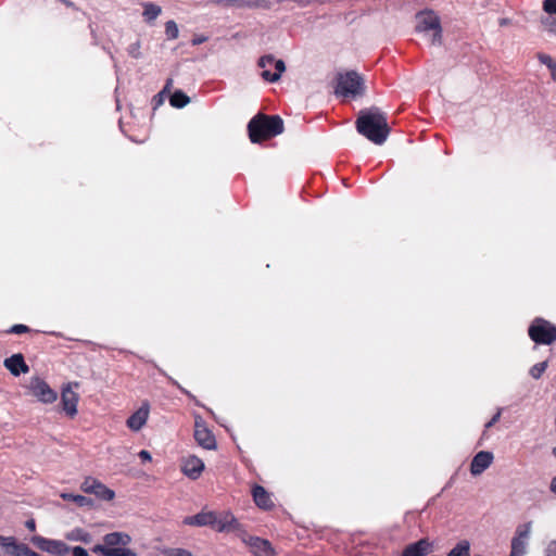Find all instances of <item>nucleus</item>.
Returning a JSON list of instances; mask_svg holds the SVG:
<instances>
[{"mask_svg":"<svg viewBox=\"0 0 556 556\" xmlns=\"http://www.w3.org/2000/svg\"><path fill=\"white\" fill-rule=\"evenodd\" d=\"M356 128L361 135L375 144H382L390 134L387 117L378 109L359 112Z\"/></svg>","mask_w":556,"mask_h":556,"instance_id":"f257e3e1","label":"nucleus"},{"mask_svg":"<svg viewBox=\"0 0 556 556\" xmlns=\"http://www.w3.org/2000/svg\"><path fill=\"white\" fill-rule=\"evenodd\" d=\"M249 136L252 142H261L282 132L283 123L279 116L257 115L249 125Z\"/></svg>","mask_w":556,"mask_h":556,"instance_id":"f03ea898","label":"nucleus"},{"mask_svg":"<svg viewBox=\"0 0 556 556\" xmlns=\"http://www.w3.org/2000/svg\"><path fill=\"white\" fill-rule=\"evenodd\" d=\"M365 92L364 78L356 72L339 73L336 77L334 93L344 98H356Z\"/></svg>","mask_w":556,"mask_h":556,"instance_id":"7ed1b4c3","label":"nucleus"},{"mask_svg":"<svg viewBox=\"0 0 556 556\" xmlns=\"http://www.w3.org/2000/svg\"><path fill=\"white\" fill-rule=\"evenodd\" d=\"M104 544L93 546L92 552L102 556H132L130 549L123 546L127 545L130 538L119 532L109 533L103 539Z\"/></svg>","mask_w":556,"mask_h":556,"instance_id":"20e7f679","label":"nucleus"},{"mask_svg":"<svg viewBox=\"0 0 556 556\" xmlns=\"http://www.w3.org/2000/svg\"><path fill=\"white\" fill-rule=\"evenodd\" d=\"M208 527L218 532H240L242 530L241 523L229 510L222 513L210 510Z\"/></svg>","mask_w":556,"mask_h":556,"instance_id":"39448f33","label":"nucleus"},{"mask_svg":"<svg viewBox=\"0 0 556 556\" xmlns=\"http://www.w3.org/2000/svg\"><path fill=\"white\" fill-rule=\"evenodd\" d=\"M529 336L540 344H551L556 340V327L549 321L536 318L529 328Z\"/></svg>","mask_w":556,"mask_h":556,"instance_id":"423d86ee","label":"nucleus"},{"mask_svg":"<svg viewBox=\"0 0 556 556\" xmlns=\"http://www.w3.org/2000/svg\"><path fill=\"white\" fill-rule=\"evenodd\" d=\"M258 66L261 67L262 78L268 83L278 81L286 71L285 62L270 54L262 56Z\"/></svg>","mask_w":556,"mask_h":556,"instance_id":"0eeeda50","label":"nucleus"},{"mask_svg":"<svg viewBox=\"0 0 556 556\" xmlns=\"http://www.w3.org/2000/svg\"><path fill=\"white\" fill-rule=\"evenodd\" d=\"M532 532V522L517 527L510 543L509 556H525L528 551L529 539Z\"/></svg>","mask_w":556,"mask_h":556,"instance_id":"6e6552de","label":"nucleus"},{"mask_svg":"<svg viewBox=\"0 0 556 556\" xmlns=\"http://www.w3.org/2000/svg\"><path fill=\"white\" fill-rule=\"evenodd\" d=\"M79 387L78 382H68L61 390V406L62 410L68 418H74L77 413V404L79 395L75 391Z\"/></svg>","mask_w":556,"mask_h":556,"instance_id":"1a4fd4ad","label":"nucleus"},{"mask_svg":"<svg viewBox=\"0 0 556 556\" xmlns=\"http://www.w3.org/2000/svg\"><path fill=\"white\" fill-rule=\"evenodd\" d=\"M27 389L29 393L43 404L54 403L58 399V394L50 386L39 377H33Z\"/></svg>","mask_w":556,"mask_h":556,"instance_id":"9d476101","label":"nucleus"},{"mask_svg":"<svg viewBox=\"0 0 556 556\" xmlns=\"http://www.w3.org/2000/svg\"><path fill=\"white\" fill-rule=\"evenodd\" d=\"M415 29L418 33L433 31L434 35H440L442 31L440 17L431 10L418 12Z\"/></svg>","mask_w":556,"mask_h":556,"instance_id":"9b49d317","label":"nucleus"},{"mask_svg":"<svg viewBox=\"0 0 556 556\" xmlns=\"http://www.w3.org/2000/svg\"><path fill=\"white\" fill-rule=\"evenodd\" d=\"M31 543L39 549L56 556H65L70 552V546L59 540H50L39 535L31 538Z\"/></svg>","mask_w":556,"mask_h":556,"instance_id":"f8f14e48","label":"nucleus"},{"mask_svg":"<svg viewBox=\"0 0 556 556\" xmlns=\"http://www.w3.org/2000/svg\"><path fill=\"white\" fill-rule=\"evenodd\" d=\"M181 472L191 480H198L205 469L204 462L195 455H188L181 459Z\"/></svg>","mask_w":556,"mask_h":556,"instance_id":"ddd939ff","label":"nucleus"},{"mask_svg":"<svg viewBox=\"0 0 556 556\" xmlns=\"http://www.w3.org/2000/svg\"><path fill=\"white\" fill-rule=\"evenodd\" d=\"M194 438L199 445L206 450H215L216 448V440L211 432V430L204 425V422L200 419H195L194 426Z\"/></svg>","mask_w":556,"mask_h":556,"instance_id":"4468645a","label":"nucleus"},{"mask_svg":"<svg viewBox=\"0 0 556 556\" xmlns=\"http://www.w3.org/2000/svg\"><path fill=\"white\" fill-rule=\"evenodd\" d=\"M149 415L150 404L148 402H143L141 406L127 418L126 425L131 431L138 432L147 424Z\"/></svg>","mask_w":556,"mask_h":556,"instance_id":"2eb2a0df","label":"nucleus"},{"mask_svg":"<svg viewBox=\"0 0 556 556\" xmlns=\"http://www.w3.org/2000/svg\"><path fill=\"white\" fill-rule=\"evenodd\" d=\"M81 490L86 493L94 494L97 497L104 501H111L115 495L114 491L110 490L101 482L90 478L83 482Z\"/></svg>","mask_w":556,"mask_h":556,"instance_id":"dca6fc26","label":"nucleus"},{"mask_svg":"<svg viewBox=\"0 0 556 556\" xmlns=\"http://www.w3.org/2000/svg\"><path fill=\"white\" fill-rule=\"evenodd\" d=\"M494 455L489 451H480L471 460L470 473L475 477L480 476L493 463Z\"/></svg>","mask_w":556,"mask_h":556,"instance_id":"f3484780","label":"nucleus"},{"mask_svg":"<svg viewBox=\"0 0 556 556\" xmlns=\"http://www.w3.org/2000/svg\"><path fill=\"white\" fill-rule=\"evenodd\" d=\"M433 549V543L429 539L425 538L415 543L408 544L404 548L402 556H427L432 553Z\"/></svg>","mask_w":556,"mask_h":556,"instance_id":"a211bd4d","label":"nucleus"},{"mask_svg":"<svg viewBox=\"0 0 556 556\" xmlns=\"http://www.w3.org/2000/svg\"><path fill=\"white\" fill-rule=\"evenodd\" d=\"M4 366L14 376H18L21 372H28L29 368L24 362L22 354H14L13 356L4 361Z\"/></svg>","mask_w":556,"mask_h":556,"instance_id":"6ab92c4d","label":"nucleus"},{"mask_svg":"<svg viewBox=\"0 0 556 556\" xmlns=\"http://www.w3.org/2000/svg\"><path fill=\"white\" fill-rule=\"evenodd\" d=\"M248 543L252 553L256 556L273 555V549L268 541L262 540L260 538H251Z\"/></svg>","mask_w":556,"mask_h":556,"instance_id":"aec40b11","label":"nucleus"},{"mask_svg":"<svg viewBox=\"0 0 556 556\" xmlns=\"http://www.w3.org/2000/svg\"><path fill=\"white\" fill-rule=\"evenodd\" d=\"M253 498L255 504L263 509H269L274 506L269 493L260 485L253 488Z\"/></svg>","mask_w":556,"mask_h":556,"instance_id":"412c9836","label":"nucleus"},{"mask_svg":"<svg viewBox=\"0 0 556 556\" xmlns=\"http://www.w3.org/2000/svg\"><path fill=\"white\" fill-rule=\"evenodd\" d=\"M210 519V510L203 509L197 515L185 517L182 519V525L191 527H208Z\"/></svg>","mask_w":556,"mask_h":556,"instance_id":"4be33fe9","label":"nucleus"},{"mask_svg":"<svg viewBox=\"0 0 556 556\" xmlns=\"http://www.w3.org/2000/svg\"><path fill=\"white\" fill-rule=\"evenodd\" d=\"M225 4L236 8H268L267 0H225Z\"/></svg>","mask_w":556,"mask_h":556,"instance_id":"5701e85b","label":"nucleus"},{"mask_svg":"<svg viewBox=\"0 0 556 556\" xmlns=\"http://www.w3.org/2000/svg\"><path fill=\"white\" fill-rule=\"evenodd\" d=\"M447 556H470V542L459 541L447 554Z\"/></svg>","mask_w":556,"mask_h":556,"instance_id":"b1692460","label":"nucleus"},{"mask_svg":"<svg viewBox=\"0 0 556 556\" xmlns=\"http://www.w3.org/2000/svg\"><path fill=\"white\" fill-rule=\"evenodd\" d=\"M161 14V7L154 3H146L143 5V17L148 23L153 22Z\"/></svg>","mask_w":556,"mask_h":556,"instance_id":"393cba45","label":"nucleus"},{"mask_svg":"<svg viewBox=\"0 0 556 556\" xmlns=\"http://www.w3.org/2000/svg\"><path fill=\"white\" fill-rule=\"evenodd\" d=\"M61 497L65 501H72L77 506H92V501L86 496L79 495V494H71V493H62Z\"/></svg>","mask_w":556,"mask_h":556,"instance_id":"a878e982","label":"nucleus"},{"mask_svg":"<svg viewBox=\"0 0 556 556\" xmlns=\"http://www.w3.org/2000/svg\"><path fill=\"white\" fill-rule=\"evenodd\" d=\"M165 98L168 99L170 105H174V92L170 91V81H167L164 89L154 98V108L161 105Z\"/></svg>","mask_w":556,"mask_h":556,"instance_id":"bb28decb","label":"nucleus"},{"mask_svg":"<svg viewBox=\"0 0 556 556\" xmlns=\"http://www.w3.org/2000/svg\"><path fill=\"white\" fill-rule=\"evenodd\" d=\"M538 59L549 70L552 79L556 81V61L545 53H539Z\"/></svg>","mask_w":556,"mask_h":556,"instance_id":"cd10ccee","label":"nucleus"},{"mask_svg":"<svg viewBox=\"0 0 556 556\" xmlns=\"http://www.w3.org/2000/svg\"><path fill=\"white\" fill-rule=\"evenodd\" d=\"M65 538L70 541H81L85 543H89L91 541L90 534L83 529H75L66 533Z\"/></svg>","mask_w":556,"mask_h":556,"instance_id":"c85d7f7f","label":"nucleus"},{"mask_svg":"<svg viewBox=\"0 0 556 556\" xmlns=\"http://www.w3.org/2000/svg\"><path fill=\"white\" fill-rule=\"evenodd\" d=\"M12 546L14 556H40L37 552L33 551L25 544L16 545L14 543Z\"/></svg>","mask_w":556,"mask_h":556,"instance_id":"c756f323","label":"nucleus"},{"mask_svg":"<svg viewBox=\"0 0 556 556\" xmlns=\"http://www.w3.org/2000/svg\"><path fill=\"white\" fill-rule=\"evenodd\" d=\"M546 368H547V362L546 361L541 362V363L533 365L530 368L529 374L533 379H540L542 377V375L544 374V371L546 370Z\"/></svg>","mask_w":556,"mask_h":556,"instance_id":"7c9ffc66","label":"nucleus"},{"mask_svg":"<svg viewBox=\"0 0 556 556\" xmlns=\"http://www.w3.org/2000/svg\"><path fill=\"white\" fill-rule=\"evenodd\" d=\"M190 103V98L181 91L176 90V109H181Z\"/></svg>","mask_w":556,"mask_h":556,"instance_id":"2f4dec72","label":"nucleus"},{"mask_svg":"<svg viewBox=\"0 0 556 556\" xmlns=\"http://www.w3.org/2000/svg\"><path fill=\"white\" fill-rule=\"evenodd\" d=\"M543 10L548 14H556V0H544Z\"/></svg>","mask_w":556,"mask_h":556,"instance_id":"473e14b6","label":"nucleus"},{"mask_svg":"<svg viewBox=\"0 0 556 556\" xmlns=\"http://www.w3.org/2000/svg\"><path fill=\"white\" fill-rule=\"evenodd\" d=\"M442 45L441 37H428L427 42L425 46L429 49L438 48Z\"/></svg>","mask_w":556,"mask_h":556,"instance_id":"72a5a7b5","label":"nucleus"},{"mask_svg":"<svg viewBox=\"0 0 556 556\" xmlns=\"http://www.w3.org/2000/svg\"><path fill=\"white\" fill-rule=\"evenodd\" d=\"M544 556H556V541H552L547 545Z\"/></svg>","mask_w":556,"mask_h":556,"instance_id":"f704fd0d","label":"nucleus"},{"mask_svg":"<svg viewBox=\"0 0 556 556\" xmlns=\"http://www.w3.org/2000/svg\"><path fill=\"white\" fill-rule=\"evenodd\" d=\"M73 556H89L87 551L80 546H76L72 549Z\"/></svg>","mask_w":556,"mask_h":556,"instance_id":"c9c22d12","label":"nucleus"},{"mask_svg":"<svg viewBox=\"0 0 556 556\" xmlns=\"http://www.w3.org/2000/svg\"><path fill=\"white\" fill-rule=\"evenodd\" d=\"M28 331V328L24 325H16L12 328V332L14 333H23Z\"/></svg>","mask_w":556,"mask_h":556,"instance_id":"e433bc0d","label":"nucleus"},{"mask_svg":"<svg viewBox=\"0 0 556 556\" xmlns=\"http://www.w3.org/2000/svg\"><path fill=\"white\" fill-rule=\"evenodd\" d=\"M0 544L3 545V546L13 545L14 544V539L13 538H3V536L0 535Z\"/></svg>","mask_w":556,"mask_h":556,"instance_id":"4c0bfd02","label":"nucleus"},{"mask_svg":"<svg viewBox=\"0 0 556 556\" xmlns=\"http://www.w3.org/2000/svg\"><path fill=\"white\" fill-rule=\"evenodd\" d=\"M139 457L142 459V460H146V462H150L151 460V455L148 451H141L139 453Z\"/></svg>","mask_w":556,"mask_h":556,"instance_id":"58836bf2","label":"nucleus"},{"mask_svg":"<svg viewBox=\"0 0 556 556\" xmlns=\"http://www.w3.org/2000/svg\"><path fill=\"white\" fill-rule=\"evenodd\" d=\"M174 21H168L166 23V34L167 35H174Z\"/></svg>","mask_w":556,"mask_h":556,"instance_id":"ea45409f","label":"nucleus"},{"mask_svg":"<svg viewBox=\"0 0 556 556\" xmlns=\"http://www.w3.org/2000/svg\"><path fill=\"white\" fill-rule=\"evenodd\" d=\"M500 416L501 412H497L496 415L485 425V428L492 427L500 419Z\"/></svg>","mask_w":556,"mask_h":556,"instance_id":"a19ab883","label":"nucleus"},{"mask_svg":"<svg viewBox=\"0 0 556 556\" xmlns=\"http://www.w3.org/2000/svg\"><path fill=\"white\" fill-rule=\"evenodd\" d=\"M25 525H26V528L29 529L30 531L36 530V522L34 519L27 520Z\"/></svg>","mask_w":556,"mask_h":556,"instance_id":"79ce46f5","label":"nucleus"},{"mask_svg":"<svg viewBox=\"0 0 556 556\" xmlns=\"http://www.w3.org/2000/svg\"><path fill=\"white\" fill-rule=\"evenodd\" d=\"M176 556H193L192 553L186 549H176Z\"/></svg>","mask_w":556,"mask_h":556,"instance_id":"37998d69","label":"nucleus"},{"mask_svg":"<svg viewBox=\"0 0 556 556\" xmlns=\"http://www.w3.org/2000/svg\"><path fill=\"white\" fill-rule=\"evenodd\" d=\"M549 490L552 493H554L556 495V476L551 481Z\"/></svg>","mask_w":556,"mask_h":556,"instance_id":"c03bdc74","label":"nucleus"},{"mask_svg":"<svg viewBox=\"0 0 556 556\" xmlns=\"http://www.w3.org/2000/svg\"><path fill=\"white\" fill-rule=\"evenodd\" d=\"M202 42H203V38H201V37H198V38L193 39V41H192L193 45H200Z\"/></svg>","mask_w":556,"mask_h":556,"instance_id":"a18cd8bd","label":"nucleus"},{"mask_svg":"<svg viewBox=\"0 0 556 556\" xmlns=\"http://www.w3.org/2000/svg\"><path fill=\"white\" fill-rule=\"evenodd\" d=\"M553 454L556 456V447L553 450Z\"/></svg>","mask_w":556,"mask_h":556,"instance_id":"49530a36","label":"nucleus"}]
</instances>
